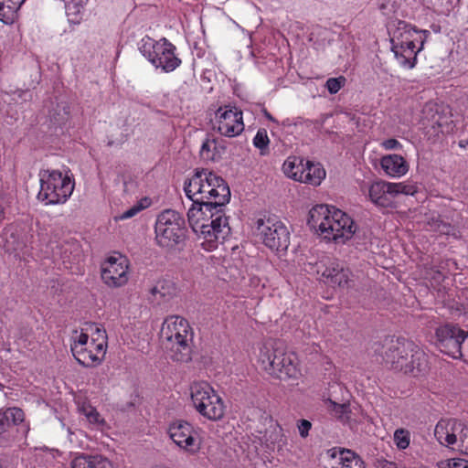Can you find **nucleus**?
I'll use <instances>...</instances> for the list:
<instances>
[{
	"mask_svg": "<svg viewBox=\"0 0 468 468\" xmlns=\"http://www.w3.org/2000/svg\"><path fill=\"white\" fill-rule=\"evenodd\" d=\"M184 192L192 201L187 211V220L197 222L204 211L229 202L230 190L225 180L208 169H196L185 181Z\"/></svg>",
	"mask_w": 468,
	"mask_h": 468,
	"instance_id": "f257e3e1",
	"label": "nucleus"
},
{
	"mask_svg": "<svg viewBox=\"0 0 468 468\" xmlns=\"http://www.w3.org/2000/svg\"><path fill=\"white\" fill-rule=\"evenodd\" d=\"M308 225L318 235L337 244H345L356 230L353 218L341 209L329 205H316L309 212Z\"/></svg>",
	"mask_w": 468,
	"mask_h": 468,
	"instance_id": "f03ea898",
	"label": "nucleus"
},
{
	"mask_svg": "<svg viewBox=\"0 0 468 468\" xmlns=\"http://www.w3.org/2000/svg\"><path fill=\"white\" fill-rule=\"evenodd\" d=\"M257 362L268 375L280 380L297 378L300 370L296 355L281 340H268L260 349Z\"/></svg>",
	"mask_w": 468,
	"mask_h": 468,
	"instance_id": "7ed1b4c3",
	"label": "nucleus"
},
{
	"mask_svg": "<svg viewBox=\"0 0 468 468\" xmlns=\"http://www.w3.org/2000/svg\"><path fill=\"white\" fill-rule=\"evenodd\" d=\"M224 207H213L209 211L202 209L203 214L197 217V222L188 220L192 229L200 233V239H203L201 246L207 251L217 249L218 243L222 242L230 232L228 218L224 214Z\"/></svg>",
	"mask_w": 468,
	"mask_h": 468,
	"instance_id": "20e7f679",
	"label": "nucleus"
},
{
	"mask_svg": "<svg viewBox=\"0 0 468 468\" xmlns=\"http://www.w3.org/2000/svg\"><path fill=\"white\" fill-rule=\"evenodd\" d=\"M161 338L166 340L172 358L178 362L191 360L193 332L188 322L181 316L167 317L161 327Z\"/></svg>",
	"mask_w": 468,
	"mask_h": 468,
	"instance_id": "39448f33",
	"label": "nucleus"
},
{
	"mask_svg": "<svg viewBox=\"0 0 468 468\" xmlns=\"http://www.w3.org/2000/svg\"><path fill=\"white\" fill-rule=\"evenodd\" d=\"M39 201L45 205L65 204L71 197L75 183L68 173L59 170L44 169L39 172Z\"/></svg>",
	"mask_w": 468,
	"mask_h": 468,
	"instance_id": "423d86ee",
	"label": "nucleus"
},
{
	"mask_svg": "<svg viewBox=\"0 0 468 468\" xmlns=\"http://www.w3.org/2000/svg\"><path fill=\"white\" fill-rule=\"evenodd\" d=\"M176 47L165 37L156 41L144 37L140 41L139 50L155 68L165 72L174 71L181 64V59L176 55Z\"/></svg>",
	"mask_w": 468,
	"mask_h": 468,
	"instance_id": "0eeeda50",
	"label": "nucleus"
},
{
	"mask_svg": "<svg viewBox=\"0 0 468 468\" xmlns=\"http://www.w3.org/2000/svg\"><path fill=\"white\" fill-rule=\"evenodd\" d=\"M190 396L194 408L201 416L209 420H218L223 418L224 402L207 382H194L190 387Z\"/></svg>",
	"mask_w": 468,
	"mask_h": 468,
	"instance_id": "6e6552de",
	"label": "nucleus"
},
{
	"mask_svg": "<svg viewBox=\"0 0 468 468\" xmlns=\"http://www.w3.org/2000/svg\"><path fill=\"white\" fill-rule=\"evenodd\" d=\"M155 240L162 248L172 249L185 239V219L176 210L161 212L154 226Z\"/></svg>",
	"mask_w": 468,
	"mask_h": 468,
	"instance_id": "1a4fd4ad",
	"label": "nucleus"
},
{
	"mask_svg": "<svg viewBox=\"0 0 468 468\" xmlns=\"http://www.w3.org/2000/svg\"><path fill=\"white\" fill-rule=\"evenodd\" d=\"M257 236L271 250H287L290 232L285 224L276 217H264L256 221Z\"/></svg>",
	"mask_w": 468,
	"mask_h": 468,
	"instance_id": "9d476101",
	"label": "nucleus"
},
{
	"mask_svg": "<svg viewBox=\"0 0 468 468\" xmlns=\"http://www.w3.org/2000/svg\"><path fill=\"white\" fill-rule=\"evenodd\" d=\"M100 343L91 345L90 336L83 331H74L70 338V350L78 363L86 367L99 366L104 359L106 351L102 349V338Z\"/></svg>",
	"mask_w": 468,
	"mask_h": 468,
	"instance_id": "9b49d317",
	"label": "nucleus"
},
{
	"mask_svg": "<svg viewBox=\"0 0 468 468\" xmlns=\"http://www.w3.org/2000/svg\"><path fill=\"white\" fill-rule=\"evenodd\" d=\"M435 335L437 346L441 353L454 359L463 356V350L466 348L468 332L457 325L446 324L439 326Z\"/></svg>",
	"mask_w": 468,
	"mask_h": 468,
	"instance_id": "f8f14e48",
	"label": "nucleus"
},
{
	"mask_svg": "<svg viewBox=\"0 0 468 468\" xmlns=\"http://www.w3.org/2000/svg\"><path fill=\"white\" fill-rule=\"evenodd\" d=\"M167 434L184 452L189 455H196L199 452L202 446L199 430L191 423L183 420H174L168 425Z\"/></svg>",
	"mask_w": 468,
	"mask_h": 468,
	"instance_id": "ddd939ff",
	"label": "nucleus"
},
{
	"mask_svg": "<svg viewBox=\"0 0 468 468\" xmlns=\"http://www.w3.org/2000/svg\"><path fill=\"white\" fill-rule=\"evenodd\" d=\"M212 127L214 131L222 136L229 138L237 137L245 128L243 113L239 109L234 106H220L215 112Z\"/></svg>",
	"mask_w": 468,
	"mask_h": 468,
	"instance_id": "4468645a",
	"label": "nucleus"
},
{
	"mask_svg": "<svg viewBox=\"0 0 468 468\" xmlns=\"http://www.w3.org/2000/svg\"><path fill=\"white\" fill-rule=\"evenodd\" d=\"M101 277L110 288L124 286L129 281V260L120 253L108 257L101 263Z\"/></svg>",
	"mask_w": 468,
	"mask_h": 468,
	"instance_id": "2eb2a0df",
	"label": "nucleus"
},
{
	"mask_svg": "<svg viewBox=\"0 0 468 468\" xmlns=\"http://www.w3.org/2000/svg\"><path fill=\"white\" fill-rule=\"evenodd\" d=\"M32 239L31 229L27 226L10 224L0 234V246L6 252L19 255L26 251L31 244Z\"/></svg>",
	"mask_w": 468,
	"mask_h": 468,
	"instance_id": "dca6fc26",
	"label": "nucleus"
},
{
	"mask_svg": "<svg viewBox=\"0 0 468 468\" xmlns=\"http://www.w3.org/2000/svg\"><path fill=\"white\" fill-rule=\"evenodd\" d=\"M414 348V342L405 339H390L383 346L382 357L386 365L397 371H403L407 367V359L410 350Z\"/></svg>",
	"mask_w": 468,
	"mask_h": 468,
	"instance_id": "f3484780",
	"label": "nucleus"
},
{
	"mask_svg": "<svg viewBox=\"0 0 468 468\" xmlns=\"http://www.w3.org/2000/svg\"><path fill=\"white\" fill-rule=\"evenodd\" d=\"M321 468H366L363 460L354 452L334 447L326 450L320 457Z\"/></svg>",
	"mask_w": 468,
	"mask_h": 468,
	"instance_id": "a211bd4d",
	"label": "nucleus"
},
{
	"mask_svg": "<svg viewBox=\"0 0 468 468\" xmlns=\"http://www.w3.org/2000/svg\"><path fill=\"white\" fill-rule=\"evenodd\" d=\"M429 36L428 30H418L405 21H399L390 35V43L397 44L399 48H401L402 45L419 44V50H422Z\"/></svg>",
	"mask_w": 468,
	"mask_h": 468,
	"instance_id": "6ab92c4d",
	"label": "nucleus"
},
{
	"mask_svg": "<svg viewBox=\"0 0 468 468\" xmlns=\"http://www.w3.org/2000/svg\"><path fill=\"white\" fill-rule=\"evenodd\" d=\"M463 429L459 419H441L435 426L434 436L441 445L455 449L457 439L454 432H461Z\"/></svg>",
	"mask_w": 468,
	"mask_h": 468,
	"instance_id": "aec40b11",
	"label": "nucleus"
},
{
	"mask_svg": "<svg viewBox=\"0 0 468 468\" xmlns=\"http://www.w3.org/2000/svg\"><path fill=\"white\" fill-rule=\"evenodd\" d=\"M328 282L339 287H350L353 284L352 273L339 261H331L322 273Z\"/></svg>",
	"mask_w": 468,
	"mask_h": 468,
	"instance_id": "412c9836",
	"label": "nucleus"
},
{
	"mask_svg": "<svg viewBox=\"0 0 468 468\" xmlns=\"http://www.w3.org/2000/svg\"><path fill=\"white\" fill-rule=\"evenodd\" d=\"M407 367L403 369L406 374L414 377L425 374L429 369L428 356L425 352L414 343V348L410 350V357L407 359Z\"/></svg>",
	"mask_w": 468,
	"mask_h": 468,
	"instance_id": "4be33fe9",
	"label": "nucleus"
},
{
	"mask_svg": "<svg viewBox=\"0 0 468 468\" xmlns=\"http://www.w3.org/2000/svg\"><path fill=\"white\" fill-rule=\"evenodd\" d=\"M370 200L380 207H388L393 205V195L389 182L382 180L372 183L368 187Z\"/></svg>",
	"mask_w": 468,
	"mask_h": 468,
	"instance_id": "5701e85b",
	"label": "nucleus"
},
{
	"mask_svg": "<svg viewBox=\"0 0 468 468\" xmlns=\"http://www.w3.org/2000/svg\"><path fill=\"white\" fill-rule=\"evenodd\" d=\"M398 63L405 69H413L417 64V55L421 51L419 50V44L402 45L401 48H397V44H391Z\"/></svg>",
	"mask_w": 468,
	"mask_h": 468,
	"instance_id": "b1692460",
	"label": "nucleus"
},
{
	"mask_svg": "<svg viewBox=\"0 0 468 468\" xmlns=\"http://www.w3.org/2000/svg\"><path fill=\"white\" fill-rule=\"evenodd\" d=\"M384 172L391 177H401L409 171L407 161L399 154L385 155L380 160Z\"/></svg>",
	"mask_w": 468,
	"mask_h": 468,
	"instance_id": "393cba45",
	"label": "nucleus"
},
{
	"mask_svg": "<svg viewBox=\"0 0 468 468\" xmlns=\"http://www.w3.org/2000/svg\"><path fill=\"white\" fill-rule=\"evenodd\" d=\"M325 177V170L320 164L305 161L303 172L298 175V181L312 186H319Z\"/></svg>",
	"mask_w": 468,
	"mask_h": 468,
	"instance_id": "a878e982",
	"label": "nucleus"
},
{
	"mask_svg": "<svg viewBox=\"0 0 468 468\" xmlns=\"http://www.w3.org/2000/svg\"><path fill=\"white\" fill-rule=\"evenodd\" d=\"M175 292L176 288L171 282L161 280L149 290V300L156 303H165L175 295Z\"/></svg>",
	"mask_w": 468,
	"mask_h": 468,
	"instance_id": "bb28decb",
	"label": "nucleus"
},
{
	"mask_svg": "<svg viewBox=\"0 0 468 468\" xmlns=\"http://www.w3.org/2000/svg\"><path fill=\"white\" fill-rule=\"evenodd\" d=\"M26 0H0V21L13 24L18 16V11Z\"/></svg>",
	"mask_w": 468,
	"mask_h": 468,
	"instance_id": "cd10ccee",
	"label": "nucleus"
},
{
	"mask_svg": "<svg viewBox=\"0 0 468 468\" xmlns=\"http://www.w3.org/2000/svg\"><path fill=\"white\" fill-rule=\"evenodd\" d=\"M226 147L218 144L217 139H206L200 149V156L206 161H218L225 153Z\"/></svg>",
	"mask_w": 468,
	"mask_h": 468,
	"instance_id": "c85d7f7f",
	"label": "nucleus"
},
{
	"mask_svg": "<svg viewBox=\"0 0 468 468\" xmlns=\"http://www.w3.org/2000/svg\"><path fill=\"white\" fill-rule=\"evenodd\" d=\"M65 4L66 15L70 24L79 25L85 9L86 0H62Z\"/></svg>",
	"mask_w": 468,
	"mask_h": 468,
	"instance_id": "c756f323",
	"label": "nucleus"
},
{
	"mask_svg": "<svg viewBox=\"0 0 468 468\" xmlns=\"http://www.w3.org/2000/svg\"><path fill=\"white\" fill-rule=\"evenodd\" d=\"M71 468H112V465L101 456H80L73 460Z\"/></svg>",
	"mask_w": 468,
	"mask_h": 468,
	"instance_id": "7c9ffc66",
	"label": "nucleus"
},
{
	"mask_svg": "<svg viewBox=\"0 0 468 468\" xmlns=\"http://www.w3.org/2000/svg\"><path fill=\"white\" fill-rule=\"evenodd\" d=\"M305 161L296 156L288 157L282 165L283 173L290 178L298 181V175L303 172Z\"/></svg>",
	"mask_w": 468,
	"mask_h": 468,
	"instance_id": "2f4dec72",
	"label": "nucleus"
},
{
	"mask_svg": "<svg viewBox=\"0 0 468 468\" xmlns=\"http://www.w3.org/2000/svg\"><path fill=\"white\" fill-rule=\"evenodd\" d=\"M5 415L6 416L8 421L10 422V425L13 424L15 426H18L23 424V429L26 433L29 431L28 424L24 423L25 422V412L17 407H12L7 408L5 410H3Z\"/></svg>",
	"mask_w": 468,
	"mask_h": 468,
	"instance_id": "473e14b6",
	"label": "nucleus"
},
{
	"mask_svg": "<svg viewBox=\"0 0 468 468\" xmlns=\"http://www.w3.org/2000/svg\"><path fill=\"white\" fill-rule=\"evenodd\" d=\"M270 139L266 129L261 128L253 138V145L260 150L261 155L268 153Z\"/></svg>",
	"mask_w": 468,
	"mask_h": 468,
	"instance_id": "72a5a7b5",
	"label": "nucleus"
},
{
	"mask_svg": "<svg viewBox=\"0 0 468 468\" xmlns=\"http://www.w3.org/2000/svg\"><path fill=\"white\" fill-rule=\"evenodd\" d=\"M151 202L150 199L147 197L142 198L139 200L136 204H134L133 207L125 210L124 212L120 215V219H128L135 215H137L140 211L147 208L150 206Z\"/></svg>",
	"mask_w": 468,
	"mask_h": 468,
	"instance_id": "f704fd0d",
	"label": "nucleus"
},
{
	"mask_svg": "<svg viewBox=\"0 0 468 468\" xmlns=\"http://www.w3.org/2000/svg\"><path fill=\"white\" fill-rule=\"evenodd\" d=\"M80 410L90 424L102 425L104 423V420L101 418V414L91 405L83 404Z\"/></svg>",
	"mask_w": 468,
	"mask_h": 468,
	"instance_id": "c9c22d12",
	"label": "nucleus"
},
{
	"mask_svg": "<svg viewBox=\"0 0 468 468\" xmlns=\"http://www.w3.org/2000/svg\"><path fill=\"white\" fill-rule=\"evenodd\" d=\"M390 187L393 197H396L399 194L414 196L418 191L415 185L406 184L404 182L390 183Z\"/></svg>",
	"mask_w": 468,
	"mask_h": 468,
	"instance_id": "e433bc0d",
	"label": "nucleus"
},
{
	"mask_svg": "<svg viewBox=\"0 0 468 468\" xmlns=\"http://www.w3.org/2000/svg\"><path fill=\"white\" fill-rule=\"evenodd\" d=\"M90 329L91 331V336H90V344L96 345V343H100L99 339L102 338V349L105 351L107 350V334L106 331L99 326L98 324H90Z\"/></svg>",
	"mask_w": 468,
	"mask_h": 468,
	"instance_id": "4c0bfd02",
	"label": "nucleus"
},
{
	"mask_svg": "<svg viewBox=\"0 0 468 468\" xmlns=\"http://www.w3.org/2000/svg\"><path fill=\"white\" fill-rule=\"evenodd\" d=\"M327 409L337 419H343L349 412V405L336 403L331 399L326 401Z\"/></svg>",
	"mask_w": 468,
	"mask_h": 468,
	"instance_id": "58836bf2",
	"label": "nucleus"
},
{
	"mask_svg": "<svg viewBox=\"0 0 468 468\" xmlns=\"http://www.w3.org/2000/svg\"><path fill=\"white\" fill-rule=\"evenodd\" d=\"M394 441L399 450H405L409 447L410 435L407 430L399 429L394 433Z\"/></svg>",
	"mask_w": 468,
	"mask_h": 468,
	"instance_id": "ea45409f",
	"label": "nucleus"
},
{
	"mask_svg": "<svg viewBox=\"0 0 468 468\" xmlns=\"http://www.w3.org/2000/svg\"><path fill=\"white\" fill-rule=\"evenodd\" d=\"M346 82V79L344 76L329 78L326 80L325 87L327 88L329 93L335 94L341 90L342 87L345 86Z\"/></svg>",
	"mask_w": 468,
	"mask_h": 468,
	"instance_id": "a19ab883",
	"label": "nucleus"
},
{
	"mask_svg": "<svg viewBox=\"0 0 468 468\" xmlns=\"http://www.w3.org/2000/svg\"><path fill=\"white\" fill-rule=\"evenodd\" d=\"M440 468H468V461L463 458H452L439 463Z\"/></svg>",
	"mask_w": 468,
	"mask_h": 468,
	"instance_id": "79ce46f5",
	"label": "nucleus"
},
{
	"mask_svg": "<svg viewBox=\"0 0 468 468\" xmlns=\"http://www.w3.org/2000/svg\"><path fill=\"white\" fill-rule=\"evenodd\" d=\"M296 426H297V429H298L301 438L305 439L308 437L309 431L312 429L313 425H312L311 421L304 420V419H301V420H297Z\"/></svg>",
	"mask_w": 468,
	"mask_h": 468,
	"instance_id": "37998d69",
	"label": "nucleus"
},
{
	"mask_svg": "<svg viewBox=\"0 0 468 468\" xmlns=\"http://www.w3.org/2000/svg\"><path fill=\"white\" fill-rule=\"evenodd\" d=\"M249 284L258 292L265 287L264 281L257 275L250 276Z\"/></svg>",
	"mask_w": 468,
	"mask_h": 468,
	"instance_id": "c03bdc74",
	"label": "nucleus"
},
{
	"mask_svg": "<svg viewBox=\"0 0 468 468\" xmlns=\"http://www.w3.org/2000/svg\"><path fill=\"white\" fill-rule=\"evenodd\" d=\"M381 146L385 150H398L402 148V144L394 138L387 139L381 143Z\"/></svg>",
	"mask_w": 468,
	"mask_h": 468,
	"instance_id": "a18cd8bd",
	"label": "nucleus"
},
{
	"mask_svg": "<svg viewBox=\"0 0 468 468\" xmlns=\"http://www.w3.org/2000/svg\"><path fill=\"white\" fill-rule=\"evenodd\" d=\"M10 428V422L5 415L3 410H0V435L6 432Z\"/></svg>",
	"mask_w": 468,
	"mask_h": 468,
	"instance_id": "49530a36",
	"label": "nucleus"
},
{
	"mask_svg": "<svg viewBox=\"0 0 468 468\" xmlns=\"http://www.w3.org/2000/svg\"><path fill=\"white\" fill-rule=\"evenodd\" d=\"M461 427H463V431L461 432H454L455 437L457 439V442L455 444V449H458L460 446V443H462V440L464 438V434L466 430H468V423L461 420Z\"/></svg>",
	"mask_w": 468,
	"mask_h": 468,
	"instance_id": "de8ad7c7",
	"label": "nucleus"
},
{
	"mask_svg": "<svg viewBox=\"0 0 468 468\" xmlns=\"http://www.w3.org/2000/svg\"><path fill=\"white\" fill-rule=\"evenodd\" d=\"M458 450L462 453L468 455V430H466L464 438H463V440H462V443H460Z\"/></svg>",
	"mask_w": 468,
	"mask_h": 468,
	"instance_id": "09e8293b",
	"label": "nucleus"
},
{
	"mask_svg": "<svg viewBox=\"0 0 468 468\" xmlns=\"http://www.w3.org/2000/svg\"><path fill=\"white\" fill-rule=\"evenodd\" d=\"M378 463V468H399L396 463L388 460H379Z\"/></svg>",
	"mask_w": 468,
	"mask_h": 468,
	"instance_id": "8fccbe9b",
	"label": "nucleus"
},
{
	"mask_svg": "<svg viewBox=\"0 0 468 468\" xmlns=\"http://www.w3.org/2000/svg\"><path fill=\"white\" fill-rule=\"evenodd\" d=\"M5 218V210L3 206L2 201L0 200V224L4 221Z\"/></svg>",
	"mask_w": 468,
	"mask_h": 468,
	"instance_id": "3c124183",
	"label": "nucleus"
},
{
	"mask_svg": "<svg viewBox=\"0 0 468 468\" xmlns=\"http://www.w3.org/2000/svg\"><path fill=\"white\" fill-rule=\"evenodd\" d=\"M263 113H264V116H265L268 120H270V121H271V122H276V120L272 117V115H271L268 111L264 110V111H263Z\"/></svg>",
	"mask_w": 468,
	"mask_h": 468,
	"instance_id": "603ef678",
	"label": "nucleus"
},
{
	"mask_svg": "<svg viewBox=\"0 0 468 468\" xmlns=\"http://www.w3.org/2000/svg\"><path fill=\"white\" fill-rule=\"evenodd\" d=\"M459 144H460L461 147L464 148V147H466V144L468 145V142L461 141Z\"/></svg>",
	"mask_w": 468,
	"mask_h": 468,
	"instance_id": "864d4df0",
	"label": "nucleus"
}]
</instances>
